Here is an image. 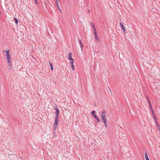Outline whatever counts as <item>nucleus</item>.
Segmentation results:
<instances>
[{
	"mask_svg": "<svg viewBox=\"0 0 160 160\" xmlns=\"http://www.w3.org/2000/svg\"><path fill=\"white\" fill-rule=\"evenodd\" d=\"M157 127L158 128V130H159V131H160V126L158 124H157Z\"/></svg>",
	"mask_w": 160,
	"mask_h": 160,
	"instance_id": "obj_21",
	"label": "nucleus"
},
{
	"mask_svg": "<svg viewBox=\"0 0 160 160\" xmlns=\"http://www.w3.org/2000/svg\"><path fill=\"white\" fill-rule=\"evenodd\" d=\"M88 12H90V11H89V10H88Z\"/></svg>",
	"mask_w": 160,
	"mask_h": 160,
	"instance_id": "obj_31",
	"label": "nucleus"
},
{
	"mask_svg": "<svg viewBox=\"0 0 160 160\" xmlns=\"http://www.w3.org/2000/svg\"><path fill=\"white\" fill-rule=\"evenodd\" d=\"M90 24L92 27L94 26V23L92 22H91Z\"/></svg>",
	"mask_w": 160,
	"mask_h": 160,
	"instance_id": "obj_23",
	"label": "nucleus"
},
{
	"mask_svg": "<svg viewBox=\"0 0 160 160\" xmlns=\"http://www.w3.org/2000/svg\"><path fill=\"white\" fill-rule=\"evenodd\" d=\"M71 68L73 70H75L74 68V66L73 64H71Z\"/></svg>",
	"mask_w": 160,
	"mask_h": 160,
	"instance_id": "obj_15",
	"label": "nucleus"
},
{
	"mask_svg": "<svg viewBox=\"0 0 160 160\" xmlns=\"http://www.w3.org/2000/svg\"><path fill=\"white\" fill-rule=\"evenodd\" d=\"M93 117L95 118L97 120V122H100V120L98 118V117L97 116L96 114H94L93 115Z\"/></svg>",
	"mask_w": 160,
	"mask_h": 160,
	"instance_id": "obj_7",
	"label": "nucleus"
},
{
	"mask_svg": "<svg viewBox=\"0 0 160 160\" xmlns=\"http://www.w3.org/2000/svg\"><path fill=\"white\" fill-rule=\"evenodd\" d=\"M58 109V107L57 105H56L54 107V109L56 110L57 109Z\"/></svg>",
	"mask_w": 160,
	"mask_h": 160,
	"instance_id": "obj_20",
	"label": "nucleus"
},
{
	"mask_svg": "<svg viewBox=\"0 0 160 160\" xmlns=\"http://www.w3.org/2000/svg\"><path fill=\"white\" fill-rule=\"evenodd\" d=\"M11 66V65L10 66V67H9V70H10V71H11V69H12Z\"/></svg>",
	"mask_w": 160,
	"mask_h": 160,
	"instance_id": "obj_27",
	"label": "nucleus"
},
{
	"mask_svg": "<svg viewBox=\"0 0 160 160\" xmlns=\"http://www.w3.org/2000/svg\"><path fill=\"white\" fill-rule=\"evenodd\" d=\"M6 58L7 60L8 66L9 67H10V66L12 65V63L11 62V59L9 54V50H8L6 52Z\"/></svg>",
	"mask_w": 160,
	"mask_h": 160,
	"instance_id": "obj_2",
	"label": "nucleus"
},
{
	"mask_svg": "<svg viewBox=\"0 0 160 160\" xmlns=\"http://www.w3.org/2000/svg\"><path fill=\"white\" fill-rule=\"evenodd\" d=\"M92 28L94 31V32H97L95 26H92Z\"/></svg>",
	"mask_w": 160,
	"mask_h": 160,
	"instance_id": "obj_14",
	"label": "nucleus"
},
{
	"mask_svg": "<svg viewBox=\"0 0 160 160\" xmlns=\"http://www.w3.org/2000/svg\"><path fill=\"white\" fill-rule=\"evenodd\" d=\"M60 112L59 110L58 109L56 110V116L54 118V122L53 124V130H56L57 127L58 125V121L59 118V114Z\"/></svg>",
	"mask_w": 160,
	"mask_h": 160,
	"instance_id": "obj_1",
	"label": "nucleus"
},
{
	"mask_svg": "<svg viewBox=\"0 0 160 160\" xmlns=\"http://www.w3.org/2000/svg\"><path fill=\"white\" fill-rule=\"evenodd\" d=\"M78 42L79 43H82V42L80 39L78 40Z\"/></svg>",
	"mask_w": 160,
	"mask_h": 160,
	"instance_id": "obj_22",
	"label": "nucleus"
},
{
	"mask_svg": "<svg viewBox=\"0 0 160 160\" xmlns=\"http://www.w3.org/2000/svg\"><path fill=\"white\" fill-rule=\"evenodd\" d=\"M49 64L51 67V69L52 71L53 70L52 65L49 62Z\"/></svg>",
	"mask_w": 160,
	"mask_h": 160,
	"instance_id": "obj_11",
	"label": "nucleus"
},
{
	"mask_svg": "<svg viewBox=\"0 0 160 160\" xmlns=\"http://www.w3.org/2000/svg\"><path fill=\"white\" fill-rule=\"evenodd\" d=\"M109 90H110V89H109Z\"/></svg>",
	"mask_w": 160,
	"mask_h": 160,
	"instance_id": "obj_32",
	"label": "nucleus"
},
{
	"mask_svg": "<svg viewBox=\"0 0 160 160\" xmlns=\"http://www.w3.org/2000/svg\"><path fill=\"white\" fill-rule=\"evenodd\" d=\"M94 34L95 35V38L96 40L99 42V39L98 37L97 32H94Z\"/></svg>",
	"mask_w": 160,
	"mask_h": 160,
	"instance_id": "obj_6",
	"label": "nucleus"
},
{
	"mask_svg": "<svg viewBox=\"0 0 160 160\" xmlns=\"http://www.w3.org/2000/svg\"><path fill=\"white\" fill-rule=\"evenodd\" d=\"M35 2H36V4H38V2H37V0H35Z\"/></svg>",
	"mask_w": 160,
	"mask_h": 160,
	"instance_id": "obj_29",
	"label": "nucleus"
},
{
	"mask_svg": "<svg viewBox=\"0 0 160 160\" xmlns=\"http://www.w3.org/2000/svg\"><path fill=\"white\" fill-rule=\"evenodd\" d=\"M95 111H93L91 112V114L92 116H93V115L94 114H95Z\"/></svg>",
	"mask_w": 160,
	"mask_h": 160,
	"instance_id": "obj_16",
	"label": "nucleus"
},
{
	"mask_svg": "<svg viewBox=\"0 0 160 160\" xmlns=\"http://www.w3.org/2000/svg\"><path fill=\"white\" fill-rule=\"evenodd\" d=\"M148 103H149V105L150 106H152L150 101L149 100H148Z\"/></svg>",
	"mask_w": 160,
	"mask_h": 160,
	"instance_id": "obj_24",
	"label": "nucleus"
},
{
	"mask_svg": "<svg viewBox=\"0 0 160 160\" xmlns=\"http://www.w3.org/2000/svg\"><path fill=\"white\" fill-rule=\"evenodd\" d=\"M106 112L105 110H103L102 112L101 115V117L102 119V121L104 120H106Z\"/></svg>",
	"mask_w": 160,
	"mask_h": 160,
	"instance_id": "obj_3",
	"label": "nucleus"
},
{
	"mask_svg": "<svg viewBox=\"0 0 160 160\" xmlns=\"http://www.w3.org/2000/svg\"><path fill=\"white\" fill-rule=\"evenodd\" d=\"M151 112L152 113L153 117H154V116H156V115H155L154 112L153 111H151Z\"/></svg>",
	"mask_w": 160,
	"mask_h": 160,
	"instance_id": "obj_17",
	"label": "nucleus"
},
{
	"mask_svg": "<svg viewBox=\"0 0 160 160\" xmlns=\"http://www.w3.org/2000/svg\"><path fill=\"white\" fill-rule=\"evenodd\" d=\"M154 120L155 121H157L158 120H157V118L156 117V116H154V117H153Z\"/></svg>",
	"mask_w": 160,
	"mask_h": 160,
	"instance_id": "obj_18",
	"label": "nucleus"
},
{
	"mask_svg": "<svg viewBox=\"0 0 160 160\" xmlns=\"http://www.w3.org/2000/svg\"><path fill=\"white\" fill-rule=\"evenodd\" d=\"M74 62V60H73L72 61H70V63L71 64H73Z\"/></svg>",
	"mask_w": 160,
	"mask_h": 160,
	"instance_id": "obj_19",
	"label": "nucleus"
},
{
	"mask_svg": "<svg viewBox=\"0 0 160 160\" xmlns=\"http://www.w3.org/2000/svg\"><path fill=\"white\" fill-rule=\"evenodd\" d=\"M103 123H104V124L105 126V127L106 128H107L108 127V125L107 122V120H104L103 121Z\"/></svg>",
	"mask_w": 160,
	"mask_h": 160,
	"instance_id": "obj_8",
	"label": "nucleus"
},
{
	"mask_svg": "<svg viewBox=\"0 0 160 160\" xmlns=\"http://www.w3.org/2000/svg\"><path fill=\"white\" fill-rule=\"evenodd\" d=\"M155 123H156V125H157V124H158V120L156 121H155Z\"/></svg>",
	"mask_w": 160,
	"mask_h": 160,
	"instance_id": "obj_28",
	"label": "nucleus"
},
{
	"mask_svg": "<svg viewBox=\"0 0 160 160\" xmlns=\"http://www.w3.org/2000/svg\"><path fill=\"white\" fill-rule=\"evenodd\" d=\"M151 111H153L152 106H150Z\"/></svg>",
	"mask_w": 160,
	"mask_h": 160,
	"instance_id": "obj_25",
	"label": "nucleus"
},
{
	"mask_svg": "<svg viewBox=\"0 0 160 160\" xmlns=\"http://www.w3.org/2000/svg\"><path fill=\"white\" fill-rule=\"evenodd\" d=\"M72 53L71 52H70L68 54V59H70V58H72Z\"/></svg>",
	"mask_w": 160,
	"mask_h": 160,
	"instance_id": "obj_10",
	"label": "nucleus"
},
{
	"mask_svg": "<svg viewBox=\"0 0 160 160\" xmlns=\"http://www.w3.org/2000/svg\"><path fill=\"white\" fill-rule=\"evenodd\" d=\"M55 4L57 6L59 11H60V12H61V10L59 7L58 0H55Z\"/></svg>",
	"mask_w": 160,
	"mask_h": 160,
	"instance_id": "obj_5",
	"label": "nucleus"
},
{
	"mask_svg": "<svg viewBox=\"0 0 160 160\" xmlns=\"http://www.w3.org/2000/svg\"><path fill=\"white\" fill-rule=\"evenodd\" d=\"M147 99H148V100H149V99L148 97L147 96Z\"/></svg>",
	"mask_w": 160,
	"mask_h": 160,
	"instance_id": "obj_30",
	"label": "nucleus"
},
{
	"mask_svg": "<svg viewBox=\"0 0 160 160\" xmlns=\"http://www.w3.org/2000/svg\"><path fill=\"white\" fill-rule=\"evenodd\" d=\"M68 60H69L70 61H72L73 60H74L73 59V58H72L69 59Z\"/></svg>",
	"mask_w": 160,
	"mask_h": 160,
	"instance_id": "obj_26",
	"label": "nucleus"
},
{
	"mask_svg": "<svg viewBox=\"0 0 160 160\" xmlns=\"http://www.w3.org/2000/svg\"><path fill=\"white\" fill-rule=\"evenodd\" d=\"M80 47L81 48V50H82V48H83V43H82V42L81 43H80Z\"/></svg>",
	"mask_w": 160,
	"mask_h": 160,
	"instance_id": "obj_13",
	"label": "nucleus"
},
{
	"mask_svg": "<svg viewBox=\"0 0 160 160\" xmlns=\"http://www.w3.org/2000/svg\"><path fill=\"white\" fill-rule=\"evenodd\" d=\"M13 19L15 20V22L16 24H17L18 23V20L16 18H14Z\"/></svg>",
	"mask_w": 160,
	"mask_h": 160,
	"instance_id": "obj_12",
	"label": "nucleus"
},
{
	"mask_svg": "<svg viewBox=\"0 0 160 160\" xmlns=\"http://www.w3.org/2000/svg\"><path fill=\"white\" fill-rule=\"evenodd\" d=\"M145 158L146 159V160H149L146 152H145Z\"/></svg>",
	"mask_w": 160,
	"mask_h": 160,
	"instance_id": "obj_9",
	"label": "nucleus"
},
{
	"mask_svg": "<svg viewBox=\"0 0 160 160\" xmlns=\"http://www.w3.org/2000/svg\"><path fill=\"white\" fill-rule=\"evenodd\" d=\"M120 26H121L122 29L123 30V32H124V33L125 34V28L124 27L122 23H121V22H120Z\"/></svg>",
	"mask_w": 160,
	"mask_h": 160,
	"instance_id": "obj_4",
	"label": "nucleus"
}]
</instances>
